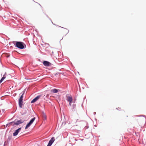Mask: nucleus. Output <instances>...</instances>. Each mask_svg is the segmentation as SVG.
Returning a JSON list of instances; mask_svg holds the SVG:
<instances>
[{
    "label": "nucleus",
    "instance_id": "obj_4",
    "mask_svg": "<svg viewBox=\"0 0 146 146\" xmlns=\"http://www.w3.org/2000/svg\"><path fill=\"white\" fill-rule=\"evenodd\" d=\"M55 140V139L54 137H52L49 141V143L47 146H51Z\"/></svg>",
    "mask_w": 146,
    "mask_h": 146
},
{
    "label": "nucleus",
    "instance_id": "obj_1",
    "mask_svg": "<svg viewBox=\"0 0 146 146\" xmlns=\"http://www.w3.org/2000/svg\"><path fill=\"white\" fill-rule=\"evenodd\" d=\"M16 47L21 49H23L24 48V43L21 42H15Z\"/></svg>",
    "mask_w": 146,
    "mask_h": 146
},
{
    "label": "nucleus",
    "instance_id": "obj_9",
    "mask_svg": "<svg viewBox=\"0 0 146 146\" xmlns=\"http://www.w3.org/2000/svg\"><path fill=\"white\" fill-rule=\"evenodd\" d=\"M67 100L69 102H72L73 99L72 97L70 96H67Z\"/></svg>",
    "mask_w": 146,
    "mask_h": 146
},
{
    "label": "nucleus",
    "instance_id": "obj_3",
    "mask_svg": "<svg viewBox=\"0 0 146 146\" xmlns=\"http://www.w3.org/2000/svg\"><path fill=\"white\" fill-rule=\"evenodd\" d=\"M35 117L32 118L30 122L27 125L25 128V129H27L33 123V122L35 120Z\"/></svg>",
    "mask_w": 146,
    "mask_h": 146
},
{
    "label": "nucleus",
    "instance_id": "obj_14",
    "mask_svg": "<svg viewBox=\"0 0 146 146\" xmlns=\"http://www.w3.org/2000/svg\"><path fill=\"white\" fill-rule=\"evenodd\" d=\"M7 57H8L9 56H7Z\"/></svg>",
    "mask_w": 146,
    "mask_h": 146
},
{
    "label": "nucleus",
    "instance_id": "obj_12",
    "mask_svg": "<svg viewBox=\"0 0 146 146\" xmlns=\"http://www.w3.org/2000/svg\"><path fill=\"white\" fill-rule=\"evenodd\" d=\"M76 109V105L75 104H73L72 106V110H74Z\"/></svg>",
    "mask_w": 146,
    "mask_h": 146
},
{
    "label": "nucleus",
    "instance_id": "obj_6",
    "mask_svg": "<svg viewBox=\"0 0 146 146\" xmlns=\"http://www.w3.org/2000/svg\"><path fill=\"white\" fill-rule=\"evenodd\" d=\"M43 64L44 66H49L51 64L50 62L47 61H44Z\"/></svg>",
    "mask_w": 146,
    "mask_h": 146
},
{
    "label": "nucleus",
    "instance_id": "obj_10",
    "mask_svg": "<svg viewBox=\"0 0 146 146\" xmlns=\"http://www.w3.org/2000/svg\"><path fill=\"white\" fill-rule=\"evenodd\" d=\"M51 92L53 93H57L58 92V90L56 89H54L51 90Z\"/></svg>",
    "mask_w": 146,
    "mask_h": 146
},
{
    "label": "nucleus",
    "instance_id": "obj_2",
    "mask_svg": "<svg viewBox=\"0 0 146 146\" xmlns=\"http://www.w3.org/2000/svg\"><path fill=\"white\" fill-rule=\"evenodd\" d=\"M23 94H22V95L19 100V107H20V108H22V106L23 105Z\"/></svg>",
    "mask_w": 146,
    "mask_h": 146
},
{
    "label": "nucleus",
    "instance_id": "obj_8",
    "mask_svg": "<svg viewBox=\"0 0 146 146\" xmlns=\"http://www.w3.org/2000/svg\"><path fill=\"white\" fill-rule=\"evenodd\" d=\"M21 128H20L17 129L13 133V135L14 136H15L17 135L19 132V131H20L21 130Z\"/></svg>",
    "mask_w": 146,
    "mask_h": 146
},
{
    "label": "nucleus",
    "instance_id": "obj_15",
    "mask_svg": "<svg viewBox=\"0 0 146 146\" xmlns=\"http://www.w3.org/2000/svg\"><path fill=\"white\" fill-rule=\"evenodd\" d=\"M11 123H13V122H12Z\"/></svg>",
    "mask_w": 146,
    "mask_h": 146
},
{
    "label": "nucleus",
    "instance_id": "obj_5",
    "mask_svg": "<svg viewBox=\"0 0 146 146\" xmlns=\"http://www.w3.org/2000/svg\"><path fill=\"white\" fill-rule=\"evenodd\" d=\"M24 121H23L21 119L18 120L17 121H16V122L14 123V125H18L20 124L23 123Z\"/></svg>",
    "mask_w": 146,
    "mask_h": 146
},
{
    "label": "nucleus",
    "instance_id": "obj_11",
    "mask_svg": "<svg viewBox=\"0 0 146 146\" xmlns=\"http://www.w3.org/2000/svg\"><path fill=\"white\" fill-rule=\"evenodd\" d=\"M6 77V76L5 74H4L3 75V77L1 78V80H0V83H1L4 80V79Z\"/></svg>",
    "mask_w": 146,
    "mask_h": 146
},
{
    "label": "nucleus",
    "instance_id": "obj_13",
    "mask_svg": "<svg viewBox=\"0 0 146 146\" xmlns=\"http://www.w3.org/2000/svg\"><path fill=\"white\" fill-rule=\"evenodd\" d=\"M72 102H69V105H70V106H71V104H72Z\"/></svg>",
    "mask_w": 146,
    "mask_h": 146
},
{
    "label": "nucleus",
    "instance_id": "obj_7",
    "mask_svg": "<svg viewBox=\"0 0 146 146\" xmlns=\"http://www.w3.org/2000/svg\"><path fill=\"white\" fill-rule=\"evenodd\" d=\"M40 97V96H38L34 99L31 101V103H33L38 100Z\"/></svg>",
    "mask_w": 146,
    "mask_h": 146
}]
</instances>
